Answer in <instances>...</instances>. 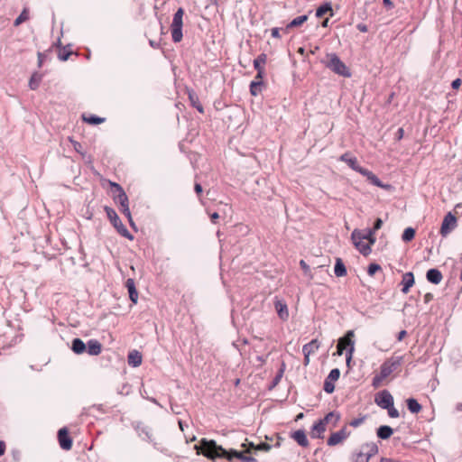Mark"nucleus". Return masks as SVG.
<instances>
[{
  "label": "nucleus",
  "instance_id": "nucleus-28",
  "mask_svg": "<svg viewBox=\"0 0 462 462\" xmlns=\"http://www.w3.org/2000/svg\"><path fill=\"white\" fill-rule=\"evenodd\" d=\"M136 431L138 436L142 438V439L148 442H152V433L148 427L137 425Z\"/></svg>",
  "mask_w": 462,
  "mask_h": 462
},
{
  "label": "nucleus",
  "instance_id": "nucleus-45",
  "mask_svg": "<svg viewBox=\"0 0 462 462\" xmlns=\"http://www.w3.org/2000/svg\"><path fill=\"white\" fill-rule=\"evenodd\" d=\"M271 448H272V446L265 442H262L256 446V450H259V451H269Z\"/></svg>",
  "mask_w": 462,
  "mask_h": 462
},
{
  "label": "nucleus",
  "instance_id": "nucleus-17",
  "mask_svg": "<svg viewBox=\"0 0 462 462\" xmlns=\"http://www.w3.org/2000/svg\"><path fill=\"white\" fill-rule=\"evenodd\" d=\"M426 278L428 282L433 284H439L442 281V273L439 269L431 268L427 271L426 273Z\"/></svg>",
  "mask_w": 462,
  "mask_h": 462
},
{
  "label": "nucleus",
  "instance_id": "nucleus-10",
  "mask_svg": "<svg viewBox=\"0 0 462 462\" xmlns=\"http://www.w3.org/2000/svg\"><path fill=\"white\" fill-rule=\"evenodd\" d=\"M350 435V432L346 430V427H343L341 430L333 432L328 439V446H336L342 440L346 439Z\"/></svg>",
  "mask_w": 462,
  "mask_h": 462
},
{
  "label": "nucleus",
  "instance_id": "nucleus-29",
  "mask_svg": "<svg viewBox=\"0 0 462 462\" xmlns=\"http://www.w3.org/2000/svg\"><path fill=\"white\" fill-rule=\"evenodd\" d=\"M406 404H407L408 410L411 413H418L420 411V410L422 408L421 405L418 402V401L414 398H408L406 400Z\"/></svg>",
  "mask_w": 462,
  "mask_h": 462
},
{
  "label": "nucleus",
  "instance_id": "nucleus-11",
  "mask_svg": "<svg viewBox=\"0 0 462 462\" xmlns=\"http://www.w3.org/2000/svg\"><path fill=\"white\" fill-rule=\"evenodd\" d=\"M60 446L64 450H69L72 447V439L69 435L67 428H61L58 431Z\"/></svg>",
  "mask_w": 462,
  "mask_h": 462
},
{
  "label": "nucleus",
  "instance_id": "nucleus-24",
  "mask_svg": "<svg viewBox=\"0 0 462 462\" xmlns=\"http://www.w3.org/2000/svg\"><path fill=\"white\" fill-rule=\"evenodd\" d=\"M86 349H87V346L86 344L83 342L82 339L79 338V337H76L72 340L71 342V350L77 354V355H80L84 352H86Z\"/></svg>",
  "mask_w": 462,
  "mask_h": 462
},
{
  "label": "nucleus",
  "instance_id": "nucleus-36",
  "mask_svg": "<svg viewBox=\"0 0 462 462\" xmlns=\"http://www.w3.org/2000/svg\"><path fill=\"white\" fill-rule=\"evenodd\" d=\"M83 121L90 124V125H98V124H101L103 122H105V118L104 117H99V116H94V115H90L88 116H83Z\"/></svg>",
  "mask_w": 462,
  "mask_h": 462
},
{
  "label": "nucleus",
  "instance_id": "nucleus-53",
  "mask_svg": "<svg viewBox=\"0 0 462 462\" xmlns=\"http://www.w3.org/2000/svg\"><path fill=\"white\" fill-rule=\"evenodd\" d=\"M271 34H272V36H273V38H280V37H281V35H280V30H279V28H277V27H274V28H273V29H272V31H271Z\"/></svg>",
  "mask_w": 462,
  "mask_h": 462
},
{
  "label": "nucleus",
  "instance_id": "nucleus-33",
  "mask_svg": "<svg viewBox=\"0 0 462 462\" xmlns=\"http://www.w3.org/2000/svg\"><path fill=\"white\" fill-rule=\"evenodd\" d=\"M189 101H190L192 106H194L199 113L204 112V108H203L202 105L200 104V102L199 101V97L194 93L189 92Z\"/></svg>",
  "mask_w": 462,
  "mask_h": 462
},
{
  "label": "nucleus",
  "instance_id": "nucleus-20",
  "mask_svg": "<svg viewBox=\"0 0 462 462\" xmlns=\"http://www.w3.org/2000/svg\"><path fill=\"white\" fill-rule=\"evenodd\" d=\"M361 448L369 459L377 454L379 450L375 442H366L361 446Z\"/></svg>",
  "mask_w": 462,
  "mask_h": 462
},
{
  "label": "nucleus",
  "instance_id": "nucleus-55",
  "mask_svg": "<svg viewBox=\"0 0 462 462\" xmlns=\"http://www.w3.org/2000/svg\"><path fill=\"white\" fill-rule=\"evenodd\" d=\"M433 300V294L430 293V292H427L425 295H424V302L425 303H429L430 301H431Z\"/></svg>",
  "mask_w": 462,
  "mask_h": 462
},
{
  "label": "nucleus",
  "instance_id": "nucleus-26",
  "mask_svg": "<svg viewBox=\"0 0 462 462\" xmlns=\"http://www.w3.org/2000/svg\"><path fill=\"white\" fill-rule=\"evenodd\" d=\"M346 267L343 262V260L339 257L336 258V263L334 266V273L337 277H344L346 275Z\"/></svg>",
  "mask_w": 462,
  "mask_h": 462
},
{
  "label": "nucleus",
  "instance_id": "nucleus-8",
  "mask_svg": "<svg viewBox=\"0 0 462 462\" xmlns=\"http://www.w3.org/2000/svg\"><path fill=\"white\" fill-rule=\"evenodd\" d=\"M340 376V371L338 368L332 369L324 382L323 389L327 393H332L335 390L334 382L337 381Z\"/></svg>",
  "mask_w": 462,
  "mask_h": 462
},
{
  "label": "nucleus",
  "instance_id": "nucleus-23",
  "mask_svg": "<svg viewBox=\"0 0 462 462\" xmlns=\"http://www.w3.org/2000/svg\"><path fill=\"white\" fill-rule=\"evenodd\" d=\"M128 365L133 367H137L142 364V355L137 350H133L128 354Z\"/></svg>",
  "mask_w": 462,
  "mask_h": 462
},
{
  "label": "nucleus",
  "instance_id": "nucleus-47",
  "mask_svg": "<svg viewBox=\"0 0 462 462\" xmlns=\"http://www.w3.org/2000/svg\"><path fill=\"white\" fill-rule=\"evenodd\" d=\"M40 79H35V76H32L29 82V87L31 89H36L39 87Z\"/></svg>",
  "mask_w": 462,
  "mask_h": 462
},
{
  "label": "nucleus",
  "instance_id": "nucleus-1",
  "mask_svg": "<svg viewBox=\"0 0 462 462\" xmlns=\"http://www.w3.org/2000/svg\"><path fill=\"white\" fill-rule=\"evenodd\" d=\"M195 448L198 450L199 454L202 453L208 459L226 458L228 461H232L236 458V457L231 454V449L226 450L222 446L217 445L213 439L208 440L202 439L200 440V446H195Z\"/></svg>",
  "mask_w": 462,
  "mask_h": 462
},
{
  "label": "nucleus",
  "instance_id": "nucleus-41",
  "mask_svg": "<svg viewBox=\"0 0 462 462\" xmlns=\"http://www.w3.org/2000/svg\"><path fill=\"white\" fill-rule=\"evenodd\" d=\"M365 416L360 417V418H356L349 422V425L351 427L356 428V427L360 426L365 421Z\"/></svg>",
  "mask_w": 462,
  "mask_h": 462
},
{
  "label": "nucleus",
  "instance_id": "nucleus-13",
  "mask_svg": "<svg viewBox=\"0 0 462 462\" xmlns=\"http://www.w3.org/2000/svg\"><path fill=\"white\" fill-rule=\"evenodd\" d=\"M106 211L111 223L117 231H127V229L123 226L120 218L118 217L117 214L114 209L106 208Z\"/></svg>",
  "mask_w": 462,
  "mask_h": 462
},
{
  "label": "nucleus",
  "instance_id": "nucleus-21",
  "mask_svg": "<svg viewBox=\"0 0 462 462\" xmlns=\"http://www.w3.org/2000/svg\"><path fill=\"white\" fill-rule=\"evenodd\" d=\"M326 430V424L320 420L314 423L311 429V438L320 439L322 438L323 432Z\"/></svg>",
  "mask_w": 462,
  "mask_h": 462
},
{
  "label": "nucleus",
  "instance_id": "nucleus-54",
  "mask_svg": "<svg viewBox=\"0 0 462 462\" xmlns=\"http://www.w3.org/2000/svg\"><path fill=\"white\" fill-rule=\"evenodd\" d=\"M256 446L257 445H254L253 442H249L248 444H242V447L244 448H249V449L246 450V452H250V449H254L256 450Z\"/></svg>",
  "mask_w": 462,
  "mask_h": 462
},
{
  "label": "nucleus",
  "instance_id": "nucleus-15",
  "mask_svg": "<svg viewBox=\"0 0 462 462\" xmlns=\"http://www.w3.org/2000/svg\"><path fill=\"white\" fill-rule=\"evenodd\" d=\"M456 217L451 212H448L442 221L440 231H449L454 229L456 227Z\"/></svg>",
  "mask_w": 462,
  "mask_h": 462
},
{
  "label": "nucleus",
  "instance_id": "nucleus-42",
  "mask_svg": "<svg viewBox=\"0 0 462 462\" xmlns=\"http://www.w3.org/2000/svg\"><path fill=\"white\" fill-rule=\"evenodd\" d=\"M262 85V81H252L250 84V92L253 96H256L258 93L256 88Z\"/></svg>",
  "mask_w": 462,
  "mask_h": 462
},
{
  "label": "nucleus",
  "instance_id": "nucleus-64",
  "mask_svg": "<svg viewBox=\"0 0 462 462\" xmlns=\"http://www.w3.org/2000/svg\"><path fill=\"white\" fill-rule=\"evenodd\" d=\"M195 191L199 194L202 192V187L199 183L195 184Z\"/></svg>",
  "mask_w": 462,
  "mask_h": 462
},
{
  "label": "nucleus",
  "instance_id": "nucleus-63",
  "mask_svg": "<svg viewBox=\"0 0 462 462\" xmlns=\"http://www.w3.org/2000/svg\"><path fill=\"white\" fill-rule=\"evenodd\" d=\"M125 237L128 238L129 240H134V236L133 233H121Z\"/></svg>",
  "mask_w": 462,
  "mask_h": 462
},
{
  "label": "nucleus",
  "instance_id": "nucleus-22",
  "mask_svg": "<svg viewBox=\"0 0 462 462\" xmlns=\"http://www.w3.org/2000/svg\"><path fill=\"white\" fill-rule=\"evenodd\" d=\"M125 286L128 290L129 298L133 303H137L138 300V292L136 291L134 282L133 279H127L125 282Z\"/></svg>",
  "mask_w": 462,
  "mask_h": 462
},
{
  "label": "nucleus",
  "instance_id": "nucleus-12",
  "mask_svg": "<svg viewBox=\"0 0 462 462\" xmlns=\"http://www.w3.org/2000/svg\"><path fill=\"white\" fill-rule=\"evenodd\" d=\"M360 174H362L363 176H365L367 178V180H369L371 181V183H373L376 187H380V188L387 189V190L392 188L390 184H383L376 175H374L371 171H369L365 168H364L361 171Z\"/></svg>",
  "mask_w": 462,
  "mask_h": 462
},
{
  "label": "nucleus",
  "instance_id": "nucleus-52",
  "mask_svg": "<svg viewBox=\"0 0 462 462\" xmlns=\"http://www.w3.org/2000/svg\"><path fill=\"white\" fill-rule=\"evenodd\" d=\"M403 134H404V130H403V128H402V127H401V128H399V129L397 130L396 136H395L396 140H397V141L402 140V139L403 138Z\"/></svg>",
  "mask_w": 462,
  "mask_h": 462
},
{
  "label": "nucleus",
  "instance_id": "nucleus-44",
  "mask_svg": "<svg viewBox=\"0 0 462 462\" xmlns=\"http://www.w3.org/2000/svg\"><path fill=\"white\" fill-rule=\"evenodd\" d=\"M121 210L129 219H131V212H130V208H129L128 204H126L125 206H123L121 208ZM130 221H132V220H130ZM131 226H132L133 228H135V226H134L133 222H131Z\"/></svg>",
  "mask_w": 462,
  "mask_h": 462
},
{
  "label": "nucleus",
  "instance_id": "nucleus-3",
  "mask_svg": "<svg viewBox=\"0 0 462 462\" xmlns=\"http://www.w3.org/2000/svg\"><path fill=\"white\" fill-rule=\"evenodd\" d=\"M354 337H355L354 330H348L345 334L344 337H342L338 339L337 345L336 355L342 356L345 351V347H342V343H346V345L347 346L346 352V362L347 365H350V362L352 360L353 354L355 351V341L353 339Z\"/></svg>",
  "mask_w": 462,
  "mask_h": 462
},
{
  "label": "nucleus",
  "instance_id": "nucleus-34",
  "mask_svg": "<svg viewBox=\"0 0 462 462\" xmlns=\"http://www.w3.org/2000/svg\"><path fill=\"white\" fill-rule=\"evenodd\" d=\"M267 56L264 53L260 54L254 60V68L258 69H264L263 65L266 63Z\"/></svg>",
  "mask_w": 462,
  "mask_h": 462
},
{
  "label": "nucleus",
  "instance_id": "nucleus-27",
  "mask_svg": "<svg viewBox=\"0 0 462 462\" xmlns=\"http://www.w3.org/2000/svg\"><path fill=\"white\" fill-rule=\"evenodd\" d=\"M393 433V430L388 425H382L376 430V435L381 439H388Z\"/></svg>",
  "mask_w": 462,
  "mask_h": 462
},
{
  "label": "nucleus",
  "instance_id": "nucleus-38",
  "mask_svg": "<svg viewBox=\"0 0 462 462\" xmlns=\"http://www.w3.org/2000/svg\"><path fill=\"white\" fill-rule=\"evenodd\" d=\"M382 268H381V265L376 263H372L368 265L367 267V273L368 275L370 276H373L378 271H380Z\"/></svg>",
  "mask_w": 462,
  "mask_h": 462
},
{
  "label": "nucleus",
  "instance_id": "nucleus-49",
  "mask_svg": "<svg viewBox=\"0 0 462 462\" xmlns=\"http://www.w3.org/2000/svg\"><path fill=\"white\" fill-rule=\"evenodd\" d=\"M300 267L302 268L304 273L306 275H310V266L306 263V262L304 260H300Z\"/></svg>",
  "mask_w": 462,
  "mask_h": 462
},
{
  "label": "nucleus",
  "instance_id": "nucleus-25",
  "mask_svg": "<svg viewBox=\"0 0 462 462\" xmlns=\"http://www.w3.org/2000/svg\"><path fill=\"white\" fill-rule=\"evenodd\" d=\"M292 438L301 447H307L309 445L306 433L303 430H298L294 431Z\"/></svg>",
  "mask_w": 462,
  "mask_h": 462
},
{
  "label": "nucleus",
  "instance_id": "nucleus-43",
  "mask_svg": "<svg viewBox=\"0 0 462 462\" xmlns=\"http://www.w3.org/2000/svg\"><path fill=\"white\" fill-rule=\"evenodd\" d=\"M386 410L388 411V415L391 418H398L400 416V413L397 411V409H395L394 404L393 406L387 408Z\"/></svg>",
  "mask_w": 462,
  "mask_h": 462
},
{
  "label": "nucleus",
  "instance_id": "nucleus-32",
  "mask_svg": "<svg viewBox=\"0 0 462 462\" xmlns=\"http://www.w3.org/2000/svg\"><path fill=\"white\" fill-rule=\"evenodd\" d=\"M308 20V15H300L287 24L286 29L300 26Z\"/></svg>",
  "mask_w": 462,
  "mask_h": 462
},
{
  "label": "nucleus",
  "instance_id": "nucleus-30",
  "mask_svg": "<svg viewBox=\"0 0 462 462\" xmlns=\"http://www.w3.org/2000/svg\"><path fill=\"white\" fill-rule=\"evenodd\" d=\"M231 454L238 458L242 462H256V459L251 456H245L244 452L237 451L236 449L231 448Z\"/></svg>",
  "mask_w": 462,
  "mask_h": 462
},
{
  "label": "nucleus",
  "instance_id": "nucleus-60",
  "mask_svg": "<svg viewBox=\"0 0 462 462\" xmlns=\"http://www.w3.org/2000/svg\"><path fill=\"white\" fill-rule=\"evenodd\" d=\"M263 72H264V69H258L257 70V75L255 77V79H256L255 81H261V79L263 78Z\"/></svg>",
  "mask_w": 462,
  "mask_h": 462
},
{
  "label": "nucleus",
  "instance_id": "nucleus-7",
  "mask_svg": "<svg viewBox=\"0 0 462 462\" xmlns=\"http://www.w3.org/2000/svg\"><path fill=\"white\" fill-rule=\"evenodd\" d=\"M374 402L382 409H387L393 405V397L388 390H382L374 397Z\"/></svg>",
  "mask_w": 462,
  "mask_h": 462
},
{
  "label": "nucleus",
  "instance_id": "nucleus-37",
  "mask_svg": "<svg viewBox=\"0 0 462 462\" xmlns=\"http://www.w3.org/2000/svg\"><path fill=\"white\" fill-rule=\"evenodd\" d=\"M353 462H369V458L365 456V451L360 448L359 451L353 454Z\"/></svg>",
  "mask_w": 462,
  "mask_h": 462
},
{
  "label": "nucleus",
  "instance_id": "nucleus-51",
  "mask_svg": "<svg viewBox=\"0 0 462 462\" xmlns=\"http://www.w3.org/2000/svg\"><path fill=\"white\" fill-rule=\"evenodd\" d=\"M416 233H402V240L404 242H410L415 237Z\"/></svg>",
  "mask_w": 462,
  "mask_h": 462
},
{
  "label": "nucleus",
  "instance_id": "nucleus-2",
  "mask_svg": "<svg viewBox=\"0 0 462 462\" xmlns=\"http://www.w3.org/2000/svg\"><path fill=\"white\" fill-rule=\"evenodd\" d=\"M375 233H351V240L355 247L364 256L371 254V245L376 241Z\"/></svg>",
  "mask_w": 462,
  "mask_h": 462
},
{
  "label": "nucleus",
  "instance_id": "nucleus-19",
  "mask_svg": "<svg viewBox=\"0 0 462 462\" xmlns=\"http://www.w3.org/2000/svg\"><path fill=\"white\" fill-rule=\"evenodd\" d=\"M86 346V351L90 356H97L101 353L102 345L96 339L88 340Z\"/></svg>",
  "mask_w": 462,
  "mask_h": 462
},
{
  "label": "nucleus",
  "instance_id": "nucleus-6",
  "mask_svg": "<svg viewBox=\"0 0 462 462\" xmlns=\"http://www.w3.org/2000/svg\"><path fill=\"white\" fill-rule=\"evenodd\" d=\"M403 362V356H393L385 360L380 366L381 377H388L395 371Z\"/></svg>",
  "mask_w": 462,
  "mask_h": 462
},
{
  "label": "nucleus",
  "instance_id": "nucleus-57",
  "mask_svg": "<svg viewBox=\"0 0 462 462\" xmlns=\"http://www.w3.org/2000/svg\"><path fill=\"white\" fill-rule=\"evenodd\" d=\"M406 335H407L406 330H401L397 335V340L402 341Z\"/></svg>",
  "mask_w": 462,
  "mask_h": 462
},
{
  "label": "nucleus",
  "instance_id": "nucleus-14",
  "mask_svg": "<svg viewBox=\"0 0 462 462\" xmlns=\"http://www.w3.org/2000/svg\"><path fill=\"white\" fill-rule=\"evenodd\" d=\"M274 307H275L276 312L278 314V317L282 320L285 321L289 319L288 307L284 301H282L281 300H276L275 303H274Z\"/></svg>",
  "mask_w": 462,
  "mask_h": 462
},
{
  "label": "nucleus",
  "instance_id": "nucleus-46",
  "mask_svg": "<svg viewBox=\"0 0 462 462\" xmlns=\"http://www.w3.org/2000/svg\"><path fill=\"white\" fill-rule=\"evenodd\" d=\"M71 51H67L65 48L59 52V59L62 61H65L69 59V56L70 55Z\"/></svg>",
  "mask_w": 462,
  "mask_h": 462
},
{
  "label": "nucleus",
  "instance_id": "nucleus-9",
  "mask_svg": "<svg viewBox=\"0 0 462 462\" xmlns=\"http://www.w3.org/2000/svg\"><path fill=\"white\" fill-rule=\"evenodd\" d=\"M110 184L112 187V191L115 194L116 202L118 203L121 208L128 204V198L123 188L116 182H110Z\"/></svg>",
  "mask_w": 462,
  "mask_h": 462
},
{
  "label": "nucleus",
  "instance_id": "nucleus-50",
  "mask_svg": "<svg viewBox=\"0 0 462 462\" xmlns=\"http://www.w3.org/2000/svg\"><path fill=\"white\" fill-rule=\"evenodd\" d=\"M282 374H283V371H282V370H281V371L279 372V374L275 375V377H274V378H273V383H272L271 388H273V387L276 386V385L279 383V382L281 381V379H282Z\"/></svg>",
  "mask_w": 462,
  "mask_h": 462
},
{
  "label": "nucleus",
  "instance_id": "nucleus-56",
  "mask_svg": "<svg viewBox=\"0 0 462 462\" xmlns=\"http://www.w3.org/2000/svg\"><path fill=\"white\" fill-rule=\"evenodd\" d=\"M460 85H461V80L459 79L453 80V82L451 84V86L454 89L458 88L460 87Z\"/></svg>",
  "mask_w": 462,
  "mask_h": 462
},
{
  "label": "nucleus",
  "instance_id": "nucleus-4",
  "mask_svg": "<svg viewBox=\"0 0 462 462\" xmlns=\"http://www.w3.org/2000/svg\"><path fill=\"white\" fill-rule=\"evenodd\" d=\"M328 61L326 62V67L332 70L334 73L349 78L351 77V72L348 68L345 65V63L339 59V57L336 53H329L327 55Z\"/></svg>",
  "mask_w": 462,
  "mask_h": 462
},
{
  "label": "nucleus",
  "instance_id": "nucleus-35",
  "mask_svg": "<svg viewBox=\"0 0 462 462\" xmlns=\"http://www.w3.org/2000/svg\"><path fill=\"white\" fill-rule=\"evenodd\" d=\"M328 12H331V15L333 14H332V6H331V4L330 3H326L322 5H320L317 10H316V16L320 18L322 17L325 14H327Z\"/></svg>",
  "mask_w": 462,
  "mask_h": 462
},
{
  "label": "nucleus",
  "instance_id": "nucleus-59",
  "mask_svg": "<svg viewBox=\"0 0 462 462\" xmlns=\"http://www.w3.org/2000/svg\"><path fill=\"white\" fill-rule=\"evenodd\" d=\"M263 72H264V69H258L257 70V75L255 77V79H256L255 81H261V79L263 78Z\"/></svg>",
  "mask_w": 462,
  "mask_h": 462
},
{
  "label": "nucleus",
  "instance_id": "nucleus-31",
  "mask_svg": "<svg viewBox=\"0 0 462 462\" xmlns=\"http://www.w3.org/2000/svg\"><path fill=\"white\" fill-rule=\"evenodd\" d=\"M319 347V342L317 340V339H312L310 342H309L308 344H305L303 346H302V352H307V353H314L315 351H317Z\"/></svg>",
  "mask_w": 462,
  "mask_h": 462
},
{
  "label": "nucleus",
  "instance_id": "nucleus-16",
  "mask_svg": "<svg viewBox=\"0 0 462 462\" xmlns=\"http://www.w3.org/2000/svg\"><path fill=\"white\" fill-rule=\"evenodd\" d=\"M340 161L346 162L352 170L361 172V171L364 169L363 167L359 166L357 163V160L356 157H351L349 153L346 152L342 154L339 158Z\"/></svg>",
  "mask_w": 462,
  "mask_h": 462
},
{
  "label": "nucleus",
  "instance_id": "nucleus-62",
  "mask_svg": "<svg viewBox=\"0 0 462 462\" xmlns=\"http://www.w3.org/2000/svg\"><path fill=\"white\" fill-rule=\"evenodd\" d=\"M304 355V365H307L310 363V353L303 352Z\"/></svg>",
  "mask_w": 462,
  "mask_h": 462
},
{
  "label": "nucleus",
  "instance_id": "nucleus-40",
  "mask_svg": "<svg viewBox=\"0 0 462 462\" xmlns=\"http://www.w3.org/2000/svg\"><path fill=\"white\" fill-rule=\"evenodd\" d=\"M383 379H385V377H381V373H379L378 374L374 376L373 381H372V385L374 388L379 387Z\"/></svg>",
  "mask_w": 462,
  "mask_h": 462
},
{
  "label": "nucleus",
  "instance_id": "nucleus-39",
  "mask_svg": "<svg viewBox=\"0 0 462 462\" xmlns=\"http://www.w3.org/2000/svg\"><path fill=\"white\" fill-rule=\"evenodd\" d=\"M333 417H335L336 422H337L340 419L339 413H337L336 411H330L320 420L323 421L325 424H327Z\"/></svg>",
  "mask_w": 462,
  "mask_h": 462
},
{
  "label": "nucleus",
  "instance_id": "nucleus-61",
  "mask_svg": "<svg viewBox=\"0 0 462 462\" xmlns=\"http://www.w3.org/2000/svg\"><path fill=\"white\" fill-rule=\"evenodd\" d=\"M5 443L0 440V457L5 454Z\"/></svg>",
  "mask_w": 462,
  "mask_h": 462
},
{
  "label": "nucleus",
  "instance_id": "nucleus-48",
  "mask_svg": "<svg viewBox=\"0 0 462 462\" xmlns=\"http://www.w3.org/2000/svg\"><path fill=\"white\" fill-rule=\"evenodd\" d=\"M27 19V14L25 13V11H23L14 21V25H19L21 24L23 21H25Z\"/></svg>",
  "mask_w": 462,
  "mask_h": 462
},
{
  "label": "nucleus",
  "instance_id": "nucleus-18",
  "mask_svg": "<svg viewBox=\"0 0 462 462\" xmlns=\"http://www.w3.org/2000/svg\"><path fill=\"white\" fill-rule=\"evenodd\" d=\"M402 291L407 293L414 284V275L411 272L405 273L402 280Z\"/></svg>",
  "mask_w": 462,
  "mask_h": 462
},
{
  "label": "nucleus",
  "instance_id": "nucleus-5",
  "mask_svg": "<svg viewBox=\"0 0 462 462\" xmlns=\"http://www.w3.org/2000/svg\"><path fill=\"white\" fill-rule=\"evenodd\" d=\"M183 14L184 10L182 8H179L173 15L171 29L172 41L174 42H180L182 40Z\"/></svg>",
  "mask_w": 462,
  "mask_h": 462
},
{
  "label": "nucleus",
  "instance_id": "nucleus-58",
  "mask_svg": "<svg viewBox=\"0 0 462 462\" xmlns=\"http://www.w3.org/2000/svg\"><path fill=\"white\" fill-rule=\"evenodd\" d=\"M382 224L383 221L380 218H377L374 226V231L380 229L382 227Z\"/></svg>",
  "mask_w": 462,
  "mask_h": 462
}]
</instances>
